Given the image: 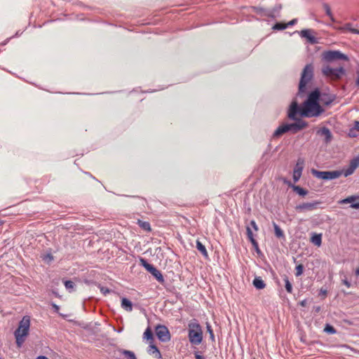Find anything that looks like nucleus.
<instances>
[{"mask_svg":"<svg viewBox=\"0 0 359 359\" xmlns=\"http://www.w3.org/2000/svg\"><path fill=\"white\" fill-rule=\"evenodd\" d=\"M320 96V93L318 89H316L309 93L306 100L300 107L301 116L317 117L324 111V109L319 104Z\"/></svg>","mask_w":359,"mask_h":359,"instance_id":"f257e3e1","label":"nucleus"},{"mask_svg":"<svg viewBox=\"0 0 359 359\" xmlns=\"http://www.w3.org/2000/svg\"><path fill=\"white\" fill-rule=\"evenodd\" d=\"M29 326L30 318L29 316H25L20 320L19 326L14 333L18 347H21L25 340V337L28 335Z\"/></svg>","mask_w":359,"mask_h":359,"instance_id":"f03ea898","label":"nucleus"},{"mask_svg":"<svg viewBox=\"0 0 359 359\" xmlns=\"http://www.w3.org/2000/svg\"><path fill=\"white\" fill-rule=\"evenodd\" d=\"M188 337L193 345H199L203 340V331L201 326L198 323H190L188 325Z\"/></svg>","mask_w":359,"mask_h":359,"instance_id":"7ed1b4c3","label":"nucleus"},{"mask_svg":"<svg viewBox=\"0 0 359 359\" xmlns=\"http://www.w3.org/2000/svg\"><path fill=\"white\" fill-rule=\"evenodd\" d=\"M313 77V66L312 64H308L305 66L302 73V76L299 86V90L300 93L306 91V84Z\"/></svg>","mask_w":359,"mask_h":359,"instance_id":"20e7f679","label":"nucleus"},{"mask_svg":"<svg viewBox=\"0 0 359 359\" xmlns=\"http://www.w3.org/2000/svg\"><path fill=\"white\" fill-rule=\"evenodd\" d=\"M323 74L331 78L332 79H339L345 74V69L344 67H340L338 68H332L328 65L325 66L322 69Z\"/></svg>","mask_w":359,"mask_h":359,"instance_id":"39448f33","label":"nucleus"},{"mask_svg":"<svg viewBox=\"0 0 359 359\" xmlns=\"http://www.w3.org/2000/svg\"><path fill=\"white\" fill-rule=\"evenodd\" d=\"M322 57L323 60L328 62L340 60L347 61L348 60L347 55L339 50L324 51L322 54Z\"/></svg>","mask_w":359,"mask_h":359,"instance_id":"423d86ee","label":"nucleus"},{"mask_svg":"<svg viewBox=\"0 0 359 359\" xmlns=\"http://www.w3.org/2000/svg\"><path fill=\"white\" fill-rule=\"evenodd\" d=\"M312 174L316 177L325 180L337 179L342 175V172L339 170L319 171L314 169L312 170Z\"/></svg>","mask_w":359,"mask_h":359,"instance_id":"0eeeda50","label":"nucleus"},{"mask_svg":"<svg viewBox=\"0 0 359 359\" xmlns=\"http://www.w3.org/2000/svg\"><path fill=\"white\" fill-rule=\"evenodd\" d=\"M140 262L141 266L144 267L147 271L151 273V275L154 276L158 282L163 283L164 281L162 273L155 266L148 263L147 261L144 258H140Z\"/></svg>","mask_w":359,"mask_h":359,"instance_id":"6e6552de","label":"nucleus"},{"mask_svg":"<svg viewBox=\"0 0 359 359\" xmlns=\"http://www.w3.org/2000/svg\"><path fill=\"white\" fill-rule=\"evenodd\" d=\"M156 334L161 341L165 342L170 339L169 330L165 325H157L156 327Z\"/></svg>","mask_w":359,"mask_h":359,"instance_id":"1a4fd4ad","label":"nucleus"},{"mask_svg":"<svg viewBox=\"0 0 359 359\" xmlns=\"http://www.w3.org/2000/svg\"><path fill=\"white\" fill-rule=\"evenodd\" d=\"M359 166V156H356L350 161L349 165L347 168L339 170L342 172V175L348 177L353 174L355 170Z\"/></svg>","mask_w":359,"mask_h":359,"instance_id":"9d476101","label":"nucleus"},{"mask_svg":"<svg viewBox=\"0 0 359 359\" xmlns=\"http://www.w3.org/2000/svg\"><path fill=\"white\" fill-rule=\"evenodd\" d=\"M359 166V156H356L350 161L349 165L347 168L339 170L342 172V175L348 177L353 174L355 170Z\"/></svg>","mask_w":359,"mask_h":359,"instance_id":"9b49d317","label":"nucleus"},{"mask_svg":"<svg viewBox=\"0 0 359 359\" xmlns=\"http://www.w3.org/2000/svg\"><path fill=\"white\" fill-rule=\"evenodd\" d=\"M321 203L320 201H313L310 203H302L297 205L295 207V210L298 212H304V211H312L318 208V206Z\"/></svg>","mask_w":359,"mask_h":359,"instance_id":"f8f14e48","label":"nucleus"},{"mask_svg":"<svg viewBox=\"0 0 359 359\" xmlns=\"http://www.w3.org/2000/svg\"><path fill=\"white\" fill-rule=\"evenodd\" d=\"M304 161L302 158H299L297 161L292 175L293 180L294 182H298L302 176L304 169Z\"/></svg>","mask_w":359,"mask_h":359,"instance_id":"ddd939ff","label":"nucleus"},{"mask_svg":"<svg viewBox=\"0 0 359 359\" xmlns=\"http://www.w3.org/2000/svg\"><path fill=\"white\" fill-rule=\"evenodd\" d=\"M295 121L296 122L294 123H288L289 130L293 133H296L308 126V123L302 119L297 118V120Z\"/></svg>","mask_w":359,"mask_h":359,"instance_id":"4468645a","label":"nucleus"},{"mask_svg":"<svg viewBox=\"0 0 359 359\" xmlns=\"http://www.w3.org/2000/svg\"><path fill=\"white\" fill-rule=\"evenodd\" d=\"M300 114V107L297 102L294 101L290 104L287 116L291 120H297V116Z\"/></svg>","mask_w":359,"mask_h":359,"instance_id":"2eb2a0df","label":"nucleus"},{"mask_svg":"<svg viewBox=\"0 0 359 359\" xmlns=\"http://www.w3.org/2000/svg\"><path fill=\"white\" fill-rule=\"evenodd\" d=\"M311 29H303L300 32V36L306 38L311 44L317 43L316 38L312 35Z\"/></svg>","mask_w":359,"mask_h":359,"instance_id":"dca6fc26","label":"nucleus"},{"mask_svg":"<svg viewBox=\"0 0 359 359\" xmlns=\"http://www.w3.org/2000/svg\"><path fill=\"white\" fill-rule=\"evenodd\" d=\"M289 126L288 123H283L281 124L273 133V137L274 138L278 137L283 135L284 133L289 132Z\"/></svg>","mask_w":359,"mask_h":359,"instance_id":"f3484780","label":"nucleus"},{"mask_svg":"<svg viewBox=\"0 0 359 359\" xmlns=\"http://www.w3.org/2000/svg\"><path fill=\"white\" fill-rule=\"evenodd\" d=\"M318 133L325 137L326 142H330L331 141L332 134L330 130L327 128H323L322 129L318 131Z\"/></svg>","mask_w":359,"mask_h":359,"instance_id":"a211bd4d","label":"nucleus"},{"mask_svg":"<svg viewBox=\"0 0 359 359\" xmlns=\"http://www.w3.org/2000/svg\"><path fill=\"white\" fill-rule=\"evenodd\" d=\"M121 307L126 311H131L133 310V304L127 298H122L121 299Z\"/></svg>","mask_w":359,"mask_h":359,"instance_id":"6ab92c4d","label":"nucleus"},{"mask_svg":"<svg viewBox=\"0 0 359 359\" xmlns=\"http://www.w3.org/2000/svg\"><path fill=\"white\" fill-rule=\"evenodd\" d=\"M289 186H290L292 188V189L294 192H296L297 194H299L301 196H305L309 192L306 189H305L299 186L292 185L290 184H289Z\"/></svg>","mask_w":359,"mask_h":359,"instance_id":"aec40b11","label":"nucleus"},{"mask_svg":"<svg viewBox=\"0 0 359 359\" xmlns=\"http://www.w3.org/2000/svg\"><path fill=\"white\" fill-rule=\"evenodd\" d=\"M197 250L205 257L208 258V253L205 245L198 240L196 241Z\"/></svg>","mask_w":359,"mask_h":359,"instance_id":"412c9836","label":"nucleus"},{"mask_svg":"<svg viewBox=\"0 0 359 359\" xmlns=\"http://www.w3.org/2000/svg\"><path fill=\"white\" fill-rule=\"evenodd\" d=\"M246 231H247V236H248V239L252 243V245L257 248H258V243L256 241V240L254 238V236H253L251 227L249 226H247Z\"/></svg>","mask_w":359,"mask_h":359,"instance_id":"4be33fe9","label":"nucleus"},{"mask_svg":"<svg viewBox=\"0 0 359 359\" xmlns=\"http://www.w3.org/2000/svg\"><path fill=\"white\" fill-rule=\"evenodd\" d=\"M311 241L315 245L320 247L322 244V235L313 233L311 238Z\"/></svg>","mask_w":359,"mask_h":359,"instance_id":"5701e85b","label":"nucleus"},{"mask_svg":"<svg viewBox=\"0 0 359 359\" xmlns=\"http://www.w3.org/2000/svg\"><path fill=\"white\" fill-rule=\"evenodd\" d=\"M253 285L258 290L264 289L266 287V284L260 277H256L253 280Z\"/></svg>","mask_w":359,"mask_h":359,"instance_id":"b1692460","label":"nucleus"},{"mask_svg":"<svg viewBox=\"0 0 359 359\" xmlns=\"http://www.w3.org/2000/svg\"><path fill=\"white\" fill-rule=\"evenodd\" d=\"M149 353L150 354H152V355H154V356L156 358H161V354L159 351V350L158 349V348L154 345V344H151L149 345Z\"/></svg>","mask_w":359,"mask_h":359,"instance_id":"393cba45","label":"nucleus"},{"mask_svg":"<svg viewBox=\"0 0 359 359\" xmlns=\"http://www.w3.org/2000/svg\"><path fill=\"white\" fill-rule=\"evenodd\" d=\"M341 29L342 31H344V32H350L353 33V34H359V30L357 29L353 28L351 24H350V23L345 24L341 28Z\"/></svg>","mask_w":359,"mask_h":359,"instance_id":"a878e982","label":"nucleus"},{"mask_svg":"<svg viewBox=\"0 0 359 359\" xmlns=\"http://www.w3.org/2000/svg\"><path fill=\"white\" fill-rule=\"evenodd\" d=\"M137 224L144 231H151V226L150 224L148 222L142 221L140 219L137 220Z\"/></svg>","mask_w":359,"mask_h":359,"instance_id":"bb28decb","label":"nucleus"},{"mask_svg":"<svg viewBox=\"0 0 359 359\" xmlns=\"http://www.w3.org/2000/svg\"><path fill=\"white\" fill-rule=\"evenodd\" d=\"M284 281H285V290H287V292L288 293H292V285L287 276H285Z\"/></svg>","mask_w":359,"mask_h":359,"instance_id":"cd10ccee","label":"nucleus"},{"mask_svg":"<svg viewBox=\"0 0 359 359\" xmlns=\"http://www.w3.org/2000/svg\"><path fill=\"white\" fill-rule=\"evenodd\" d=\"M358 198V196H349V197H347V198H346L344 199L341 200L339 203L340 204H345V203H352L354 201H355Z\"/></svg>","mask_w":359,"mask_h":359,"instance_id":"c85d7f7f","label":"nucleus"},{"mask_svg":"<svg viewBox=\"0 0 359 359\" xmlns=\"http://www.w3.org/2000/svg\"><path fill=\"white\" fill-rule=\"evenodd\" d=\"M273 226H274V231H275L276 236L278 238L283 237L284 233H283V231L281 230V229L275 223L273 224Z\"/></svg>","mask_w":359,"mask_h":359,"instance_id":"c756f323","label":"nucleus"},{"mask_svg":"<svg viewBox=\"0 0 359 359\" xmlns=\"http://www.w3.org/2000/svg\"><path fill=\"white\" fill-rule=\"evenodd\" d=\"M286 28H287V25H286V23H283V22H277L273 27V29H274V30H283Z\"/></svg>","mask_w":359,"mask_h":359,"instance_id":"7c9ffc66","label":"nucleus"},{"mask_svg":"<svg viewBox=\"0 0 359 359\" xmlns=\"http://www.w3.org/2000/svg\"><path fill=\"white\" fill-rule=\"evenodd\" d=\"M144 338L148 340H153V333L149 327L147 328L144 332Z\"/></svg>","mask_w":359,"mask_h":359,"instance_id":"2f4dec72","label":"nucleus"},{"mask_svg":"<svg viewBox=\"0 0 359 359\" xmlns=\"http://www.w3.org/2000/svg\"><path fill=\"white\" fill-rule=\"evenodd\" d=\"M65 286L67 290H68L69 292H72L74 287V283L72 280H65L64 282Z\"/></svg>","mask_w":359,"mask_h":359,"instance_id":"473e14b6","label":"nucleus"},{"mask_svg":"<svg viewBox=\"0 0 359 359\" xmlns=\"http://www.w3.org/2000/svg\"><path fill=\"white\" fill-rule=\"evenodd\" d=\"M123 353L125 356H126L129 359H137L135 353L130 351H123Z\"/></svg>","mask_w":359,"mask_h":359,"instance_id":"72a5a7b5","label":"nucleus"},{"mask_svg":"<svg viewBox=\"0 0 359 359\" xmlns=\"http://www.w3.org/2000/svg\"><path fill=\"white\" fill-rule=\"evenodd\" d=\"M206 328H207L208 332L210 334V337L211 340L212 341H215V335H214L213 330H212V327L210 325V323H206Z\"/></svg>","mask_w":359,"mask_h":359,"instance_id":"f704fd0d","label":"nucleus"},{"mask_svg":"<svg viewBox=\"0 0 359 359\" xmlns=\"http://www.w3.org/2000/svg\"><path fill=\"white\" fill-rule=\"evenodd\" d=\"M295 271H296V272H295L296 276L298 277V276H301L304 272V266L302 264L297 265L295 268Z\"/></svg>","mask_w":359,"mask_h":359,"instance_id":"c9c22d12","label":"nucleus"},{"mask_svg":"<svg viewBox=\"0 0 359 359\" xmlns=\"http://www.w3.org/2000/svg\"><path fill=\"white\" fill-rule=\"evenodd\" d=\"M324 331L329 334H335L337 332L335 328L333 326L328 325V324L326 325V326L324 329Z\"/></svg>","mask_w":359,"mask_h":359,"instance_id":"e433bc0d","label":"nucleus"},{"mask_svg":"<svg viewBox=\"0 0 359 359\" xmlns=\"http://www.w3.org/2000/svg\"><path fill=\"white\" fill-rule=\"evenodd\" d=\"M100 292L104 294V295H107L108 294H109L111 292V290H109L108 287H104V286H100Z\"/></svg>","mask_w":359,"mask_h":359,"instance_id":"4c0bfd02","label":"nucleus"},{"mask_svg":"<svg viewBox=\"0 0 359 359\" xmlns=\"http://www.w3.org/2000/svg\"><path fill=\"white\" fill-rule=\"evenodd\" d=\"M250 226L255 230V231H257L258 230V226L256 224V222L254 221V220H252L250 222Z\"/></svg>","mask_w":359,"mask_h":359,"instance_id":"58836bf2","label":"nucleus"},{"mask_svg":"<svg viewBox=\"0 0 359 359\" xmlns=\"http://www.w3.org/2000/svg\"><path fill=\"white\" fill-rule=\"evenodd\" d=\"M297 19H293V20H290V22L286 23L287 27H288L289 26H292V25H295L297 23Z\"/></svg>","mask_w":359,"mask_h":359,"instance_id":"ea45409f","label":"nucleus"},{"mask_svg":"<svg viewBox=\"0 0 359 359\" xmlns=\"http://www.w3.org/2000/svg\"><path fill=\"white\" fill-rule=\"evenodd\" d=\"M51 306L53 307V309H54V311L56 312V313H59V311H60V307L59 306H57V304H55V303H52L51 304Z\"/></svg>","mask_w":359,"mask_h":359,"instance_id":"a19ab883","label":"nucleus"},{"mask_svg":"<svg viewBox=\"0 0 359 359\" xmlns=\"http://www.w3.org/2000/svg\"><path fill=\"white\" fill-rule=\"evenodd\" d=\"M356 75H357V78H356L355 83H356V86L358 87H359V67L356 70Z\"/></svg>","mask_w":359,"mask_h":359,"instance_id":"79ce46f5","label":"nucleus"},{"mask_svg":"<svg viewBox=\"0 0 359 359\" xmlns=\"http://www.w3.org/2000/svg\"><path fill=\"white\" fill-rule=\"evenodd\" d=\"M350 207L353 209H359V203H352Z\"/></svg>","mask_w":359,"mask_h":359,"instance_id":"37998d69","label":"nucleus"},{"mask_svg":"<svg viewBox=\"0 0 359 359\" xmlns=\"http://www.w3.org/2000/svg\"><path fill=\"white\" fill-rule=\"evenodd\" d=\"M343 283L347 287H351V283L347 280H343Z\"/></svg>","mask_w":359,"mask_h":359,"instance_id":"c03bdc74","label":"nucleus"},{"mask_svg":"<svg viewBox=\"0 0 359 359\" xmlns=\"http://www.w3.org/2000/svg\"><path fill=\"white\" fill-rule=\"evenodd\" d=\"M196 359H205V358L201 355H199L198 353L195 354Z\"/></svg>","mask_w":359,"mask_h":359,"instance_id":"a18cd8bd","label":"nucleus"},{"mask_svg":"<svg viewBox=\"0 0 359 359\" xmlns=\"http://www.w3.org/2000/svg\"><path fill=\"white\" fill-rule=\"evenodd\" d=\"M355 129L359 131V121H355Z\"/></svg>","mask_w":359,"mask_h":359,"instance_id":"49530a36","label":"nucleus"},{"mask_svg":"<svg viewBox=\"0 0 359 359\" xmlns=\"http://www.w3.org/2000/svg\"><path fill=\"white\" fill-rule=\"evenodd\" d=\"M36 359H48V358L46 356L41 355V356L37 357Z\"/></svg>","mask_w":359,"mask_h":359,"instance_id":"de8ad7c7","label":"nucleus"},{"mask_svg":"<svg viewBox=\"0 0 359 359\" xmlns=\"http://www.w3.org/2000/svg\"><path fill=\"white\" fill-rule=\"evenodd\" d=\"M320 292H321L323 295H326V294H327V291H326V290H323L322 289L320 290Z\"/></svg>","mask_w":359,"mask_h":359,"instance_id":"09e8293b","label":"nucleus"},{"mask_svg":"<svg viewBox=\"0 0 359 359\" xmlns=\"http://www.w3.org/2000/svg\"><path fill=\"white\" fill-rule=\"evenodd\" d=\"M327 14L328 15H331V13H330V8H327Z\"/></svg>","mask_w":359,"mask_h":359,"instance_id":"8fccbe9b","label":"nucleus"},{"mask_svg":"<svg viewBox=\"0 0 359 359\" xmlns=\"http://www.w3.org/2000/svg\"><path fill=\"white\" fill-rule=\"evenodd\" d=\"M355 274H356L357 276H359V267L356 269V270H355Z\"/></svg>","mask_w":359,"mask_h":359,"instance_id":"3c124183","label":"nucleus"},{"mask_svg":"<svg viewBox=\"0 0 359 359\" xmlns=\"http://www.w3.org/2000/svg\"><path fill=\"white\" fill-rule=\"evenodd\" d=\"M305 304H306V302H305V301H302V302H301V305H302V306H305Z\"/></svg>","mask_w":359,"mask_h":359,"instance_id":"603ef678","label":"nucleus"},{"mask_svg":"<svg viewBox=\"0 0 359 359\" xmlns=\"http://www.w3.org/2000/svg\"><path fill=\"white\" fill-rule=\"evenodd\" d=\"M332 100H330V101L326 102H325V104H329L330 103H331V102H332Z\"/></svg>","mask_w":359,"mask_h":359,"instance_id":"864d4df0","label":"nucleus"},{"mask_svg":"<svg viewBox=\"0 0 359 359\" xmlns=\"http://www.w3.org/2000/svg\"><path fill=\"white\" fill-rule=\"evenodd\" d=\"M54 294L56 296V297H58V294L56 293V292H53Z\"/></svg>","mask_w":359,"mask_h":359,"instance_id":"5fc2aeb1","label":"nucleus"},{"mask_svg":"<svg viewBox=\"0 0 359 359\" xmlns=\"http://www.w3.org/2000/svg\"><path fill=\"white\" fill-rule=\"evenodd\" d=\"M0 359H1V358H0Z\"/></svg>","mask_w":359,"mask_h":359,"instance_id":"6e6d98bb","label":"nucleus"}]
</instances>
